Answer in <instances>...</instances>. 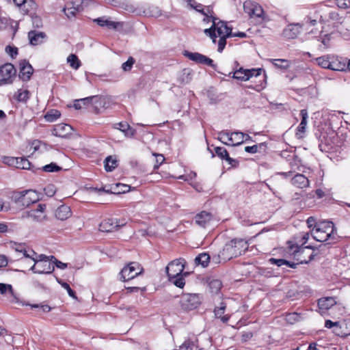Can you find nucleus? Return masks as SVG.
Segmentation results:
<instances>
[{
	"label": "nucleus",
	"mask_w": 350,
	"mask_h": 350,
	"mask_svg": "<svg viewBox=\"0 0 350 350\" xmlns=\"http://www.w3.org/2000/svg\"><path fill=\"white\" fill-rule=\"evenodd\" d=\"M247 248V243L242 239H234L227 243L217 255L213 256L216 263L226 262L241 256Z\"/></svg>",
	"instance_id": "f257e3e1"
},
{
	"label": "nucleus",
	"mask_w": 350,
	"mask_h": 350,
	"mask_svg": "<svg viewBox=\"0 0 350 350\" xmlns=\"http://www.w3.org/2000/svg\"><path fill=\"white\" fill-rule=\"evenodd\" d=\"M332 221H323L317 224L311 230L313 239L319 242H326L329 245L336 243L338 238Z\"/></svg>",
	"instance_id": "f03ea898"
},
{
	"label": "nucleus",
	"mask_w": 350,
	"mask_h": 350,
	"mask_svg": "<svg viewBox=\"0 0 350 350\" xmlns=\"http://www.w3.org/2000/svg\"><path fill=\"white\" fill-rule=\"evenodd\" d=\"M316 249L317 247L311 245L305 247L299 246L297 244L289 245L290 251L293 252L299 264H307L313 260L316 256V254H314Z\"/></svg>",
	"instance_id": "7ed1b4c3"
},
{
	"label": "nucleus",
	"mask_w": 350,
	"mask_h": 350,
	"mask_svg": "<svg viewBox=\"0 0 350 350\" xmlns=\"http://www.w3.org/2000/svg\"><path fill=\"white\" fill-rule=\"evenodd\" d=\"M33 264L30 267V270L38 274H51L55 270V266L51 262H48V258L45 254H38L31 259Z\"/></svg>",
	"instance_id": "20e7f679"
},
{
	"label": "nucleus",
	"mask_w": 350,
	"mask_h": 350,
	"mask_svg": "<svg viewBox=\"0 0 350 350\" xmlns=\"http://www.w3.org/2000/svg\"><path fill=\"white\" fill-rule=\"evenodd\" d=\"M216 31L219 37L217 51L221 53L226 45V39L232 35V28L228 27L226 22L218 19L215 21Z\"/></svg>",
	"instance_id": "39448f33"
},
{
	"label": "nucleus",
	"mask_w": 350,
	"mask_h": 350,
	"mask_svg": "<svg viewBox=\"0 0 350 350\" xmlns=\"http://www.w3.org/2000/svg\"><path fill=\"white\" fill-rule=\"evenodd\" d=\"M217 139L227 146H239L244 142V133L239 131L219 133Z\"/></svg>",
	"instance_id": "423d86ee"
},
{
	"label": "nucleus",
	"mask_w": 350,
	"mask_h": 350,
	"mask_svg": "<svg viewBox=\"0 0 350 350\" xmlns=\"http://www.w3.org/2000/svg\"><path fill=\"white\" fill-rule=\"evenodd\" d=\"M262 72H265L262 68L244 69L243 67H239L233 72H230L228 75L230 76L231 74H232V78L239 81H246L252 77H260Z\"/></svg>",
	"instance_id": "0eeeda50"
},
{
	"label": "nucleus",
	"mask_w": 350,
	"mask_h": 350,
	"mask_svg": "<svg viewBox=\"0 0 350 350\" xmlns=\"http://www.w3.org/2000/svg\"><path fill=\"white\" fill-rule=\"evenodd\" d=\"M143 267L137 262H131L125 266L120 271V280L123 282L129 281L140 275L143 272Z\"/></svg>",
	"instance_id": "6e6552de"
},
{
	"label": "nucleus",
	"mask_w": 350,
	"mask_h": 350,
	"mask_svg": "<svg viewBox=\"0 0 350 350\" xmlns=\"http://www.w3.org/2000/svg\"><path fill=\"white\" fill-rule=\"evenodd\" d=\"M201 302L202 300L199 294L195 293L183 294L180 299L181 308L187 311L197 308L200 305Z\"/></svg>",
	"instance_id": "1a4fd4ad"
},
{
	"label": "nucleus",
	"mask_w": 350,
	"mask_h": 350,
	"mask_svg": "<svg viewBox=\"0 0 350 350\" xmlns=\"http://www.w3.org/2000/svg\"><path fill=\"white\" fill-rule=\"evenodd\" d=\"M46 206L44 204H38L36 208H32L22 215V218H31L33 221L41 223L47 220L46 213Z\"/></svg>",
	"instance_id": "9d476101"
},
{
	"label": "nucleus",
	"mask_w": 350,
	"mask_h": 350,
	"mask_svg": "<svg viewBox=\"0 0 350 350\" xmlns=\"http://www.w3.org/2000/svg\"><path fill=\"white\" fill-rule=\"evenodd\" d=\"M244 12L250 18H257L260 21L265 20V16L262 8L258 3L252 1H245L243 4Z\"/></svg>",
	"instance_id": "9b49d317"
},
{
	"label": "nucleus",
	"mask_w": 350,
	"mask_h": 350,
	"mask_svg": "<svg viewBox=\"0 0 350 350\" xmlns=\"http://www.w3.org/2000/svg\"><path fill=\"white\" fill-rule=\"evenodd\" d=\"M16 70L13 64L7 63L0 66V85L12 83Z\"/></svg>",
	"instance_id": "f8f14e48"
},
{
	"label": "nucleus",
	"mask_w": 350,
	"mask_h": 350,
	"mask_svg": "<svg viewBox=\"0 0 350 350\" xmlns=\"http://www.w3.org/2000/svg\"><path fill=\"white\" fill-rule=\"evenodd\" d=\"M186 261L183 258H178L171 261L166 267V273L169 278L179 276L184 271Z\"/></svg>",
	"instance_id": "ddd939ff"
},
{
	"label": "nucleus",
	"mask_w": 350,
	"mask_h": 350,
	"mask_svg": "<svg viewBox=\"0 0 350 350\" xmlns=\"http://www.w3.org/2000/svg\"><path fill=\"white\" fill-rule=\"evenodd\" d=\"M125 219L118 220L115 218H108L103 220L99 225V230L102 232H110L118 230L120 227L125 226Z\"/></svg>",
	"instance_id": "4468645a"
},
{
	"label": "nucleus",
	"mask_w": 350,
	"mask_h": 350,
	"mask_svg": "<svg viewBox=\"0 0 350 350\" xmlns=\"http://www.w3.org/2000/svg\"><path fill=\"white\" fill-rule=\"evenodd\" d=\"M183 55L196 63L208 66L216 70L217 65L213 63V59L206 55L199 53H192L187 51H185Z\"/></svg>",
	"instance_id": "2eb2a0df"
},
{
	"label": "nucleus",
	"mask_w": 350,
	"mask_h": 350,
	"mask_svg": "<svg viewBox=\"0 0 350 350\" xmlns=\"http://www.w3.org/2000/svg\"><path fill=\"white\" fill-rule=\"evenodd\" d=\"M9 245L11 249L23 255L24 258L21 259L22 261H26L27 258H33L36 255V252L29 249L25 243L11 241Z\"/></svg>",
	"instance_id": "dca6fc26"
},
{
	"label": "nucleus",
	"mask_w": 350,
	"mask_h": 350,
	"mask_svg": "<svg viewBox=\"0 0 350 350\" xmlns=\"http://www.w3.org/2000/svg\"><path fill=\"white\" fill-rule=\"evenodd\" d=\"M14 3L23 14L32 15L37 9L34 0H18Z\"/></svg>",
	"instance_id": "f3484780"
},
{
	"label": "nucleus",
	"mask_w": 350,
	"mask_h": 350,
	"mask_svg": "<svg viewBox=\"0 0 350 350\" xmlns=\"http://www.w3.org/2000/svg\"><path fill=\"white\" fill-rule=\"evenodd\" d=\"M19 68V78L23 81H29L33 71L31 65L29 63V62H27L25 59H23L20 62Z\"/></svg>",
	"instance_id": "a211bd4d"
},
{
	"label": "nucleus",
	"mask_w": 350,
	"mask_h": 350,
	"mask_svg": "<svg viewBox=\"0 0 350 350\" xmlns=\"http://www.w3.org/2000/svg\"><path fill=\"white\" fill-rule=\"evenodd\" d=\"M301 28L300 23L289 24L284 29L282 35L287 39H295L300 33Z\"/></svg>",
	"instance_id": "6ab92c4d"
},
{
	"label": "nucleus",
	"mask_w": 350,
	"mask_h": 350,
	"mask_svg": "<svg viewBox=\"0 0 350 350\" xmlns=\"http://www.w3.org/2000/svg\"><path fill=\"white\" fill-rule=\"evenodd\" d=\"M72 131L73 129L70 125L60 123L55 126L52 133L55 136L66 138L72 134Z\"/></svg>",
	"instance_id": "aec40b11"
},
{
	"label": "nucleus",
	"mask_w": 350,
	"mask_h": 350,
	"mask_svg": "<svg viewBox=\"0 0 350 350\" xmlns=\"http://www.w3.org/2000/svg\"><path fill=\"white\" fill-rule=\"evenodd\" d=\"M212 219V214L205 211H202L200 213H198L194 217L195 223L202 228L207 227V226L209 225Z\"/></svg>",
	"instance_id": "412c9836"
},
{
	"label": "nucleus",
	"mask_w": 350,
	"mask_h": 350,
	"mask_svg": "<svg viewBox=\"0 0 350 350\" xmlns=\"http://www.w3.org/2000/svg\"><path fill=\"white\" fill-rule=\"evenodd\" d=\"M46 36L45 33L37 31H30L28 33V38L31 45L36 46L44 42Z\"/></svg>",
	"instance_id": "4be33fe9"
},
{
	"label": "nucleus",
	"mask_w": 350,
	"mask_h": 350,
	"mask_svg": "<svg viewBox=\"0 0 350 350\" xmlns=\"http://www.w3.org/2000/svg\"><path fill=\"white\" fill-rule=\"evenodd\" d=\"M25 194H35L32 190H26L23 191L14 192L12 194V200L19 206L27 205V201L25 198Z\"/></svg>",
	"instance_id": "5701e85b"
},
{
	"label": "nucleus",
	"mask_w": 350,
	"mask_h": 350,
	"mask_svg": "<svg viewBox=\"0 0 350 350\" xmlns=\"http://www.w3.org/2000/svg\"><path fill=\"white\" fill-rule=\"evenodd\" d=\"M291 183L300 189H305L309 187V180L301 174H297L291 179Z\"/></svg>",
	"instance_id": "b1692460"
},
{
	"label": "nucleus",
	"mask_w": 350,
	"mask_h": 350,
	"mask_svg": "<svg viewBox=\"0 0 350 350\" xmlns=\"http://www.w3.org/2000/svg\"><path fill=\"white\" fill-rule=\"evenodd\" d=\"M55 215L57 219L66 220L71 216L70 208L67 205H61L56 209Z\"/></svg>",
	"instance_id": "393cba45"
},
{
	"label": "nucleus",
	"mask_w": 350,
	"mask_h": 350,
	"mask_svg": "<svg viewBox=\"0 0 350 350\" xmlns=\"http://www.w3.org/2000/svg\"><path fill=\"white\" fill-rule=\"evenodd\" d=\"M300 115L301 116V121L299 125L297 127V131L296 133V136L298 139L302 138V134L306 131V127L307 124V118H308V112L306 109H301L300 111Z\"/></svg>",
	"instance_id": "a878e982"
},
{
	"label": "nucleus",
	"mask_w": 350,
	"mask_h": 350,
	"mask_svg": "<svg viewBox=\"0 0 350 350\" xmlns=\"http://www.w3.org/2000/svg\"><path fill=\"white\" fill-rule=\"evenodd\" d=\"M347 63L334 56H332L329 70L335 71H345L347 70Z\"/></svg>",
	"instance_id": "bb28decb"
},
{
	"label": "nucleus",
	"mask_w": 350,
	"mask_h": 350,
	"mask_svg": "<svg viewBox=\"0 0 350 350\" xmlns=\"http://www.w3.org/2000/svg\"><path fill=\"white\" fill-rule=\"evenodd\" d=\"M12 161V165H15L17 168L23 170H31V163L26 158H14L10 159Z\"/></svg>",
	"instance_id": "cd10ccee"
},
{
	"label": "nucleus",
	"mask_w": 350,
	"mask_h": 350,
	"mask_svg": "<svg viewBox=\"0 0 350 350\" xmlns=\"http://www.w3.org/2000/svg\"><path fill=\"white\" fill-rule=\"evenodd\" d=\"M226 304L223 302L220 304V306L216 307L214 310L215 316L217 319H220L221 321L224 323H227L230 319V315L226 314L224 315L226 310Z\"/></svg>",
	"instance_id": "c85d7f7f"
},
{
	"label": "nucleus",
	"mask_w": 350,
	"mask_h": 350,
	"mask_svg": "<svg viewBox=\"0 0 350 350\" xmlns=\"http://www.w3.org/2000/svg\"><path fill=\"white\" fill-rule=\"evenodd\" d=\"M336 303L334 298L332 297H323L318 300V306L321 310H327Z\"/></svg>",
	"instance_id": "c756f323"
},
{
	"label": "nucleus",
	"mask_w": 350,
	"mask_h": 350,
	"mask_svg": "<svg viewBox=\"0 0 350 350\" xmlns=\"http://www.w3.org/2000/svg\"><path fill=\"white\" fill-rule=\"evenodd\" d=\"M210 18L211 19L213 24L210 28L205 29L204 32L206 36H208L212 39L213 42L215 44L217 37L215 32V21H217L218 18L212 16H210Z\"/></svg>",
	"instance_id": "7c9ffc66"
},
{
	"label": "nucleus",
	"mask_w": 350,
	"mask_h": 350,
	"mask_svg": "<svg viewBox=\"0 0 350 350\" xmlns=\"http://www.w3.org/2000/svg\"><path fill=\"white\" fill-rule=\"evenodd\" d=\"M332 55H323L315 59L317 64L323 68L329 69Z\"/></svg>",
	"instance_id": "2f4dec72"
},
{
	"label": "nucleus",
	"mask_w": 350,
	"mask_h": 350,
	"mask_svg": "<svg viewBox=\"0 0 350 350\" xmlns=\"http://www.w3.org/2000/svg\"><path fill=\"white\" fill-rule=\"evenodd\" d=\"M210 261V256L207 253H201L195 258V262L198 265H201L203 267H206Z\"/></svg>",
	"instance_id": "473e14b6"
},
{
	"label": "nucleus",
	"mask_w": 350,
	"mask_h": 350,
	"mask_svg": "<svg viewBox=\"0 0 350 350\" xmlns=\"http://www.w3.org/2000/svg\"><path fill=\"white\" fill-rule=\"evenodd\" d=\"M208 286L212 293L217 294L221 288L222 283L218 279H212L208 282Z\"/></svg>",
	"instance_id": "72a5a7b5"
},
{
	"label": "nucleus",
	"mask_w": 350,
	"mask_h": 350,
	"mask_svg": "<svg viewBox=\"0 0 350 350\" xmlns=\"http://www.w3.org/2000/svg\"><path fill=\"white\" fill-rule=\"evenodd\" d=\"M67 63L69 64L70 66L75 70L79 69L81 65V61L75 54H70L68 55L67 57Z\"/></svg>",
	"instance_id": "f704fd0d"
},
{
	"label": "nucleus",
	"mask_w": 350,
	"mask_h": 350,
	"mask_svg": "<svg viewBox=\"0 0 350 350\" xmlns=\"http://www.w3.org/2000/svg\"><path fill=\"white\" fill-rule=\"evenodd\" d=\"M266 147L265 143H260L252 146H245V151L248 153L254 154L258 152L264 151Z\"/></svg>",
	"instance_id": "c9c22d12"
},
{
	"label": "nucleus",
	"mask_w": 350,
	"mask_h": 350,
	"mask_svg": "<svg viewBox=\"0 0 350 350\" xmlns=\"http://www.w3.org/2000/svg\"><path fill=\"white\" fill-rule=\"evenodd\" d=\"M61 116V113L57 109H51L44 115L46 121L52 122L58 119Z\"/></svg>",
	"instance_id": "e433bc0d"
},
{
	"label": "nucleus",
	"mask_w": 350,
	"mask_h": 350,
	"mask_svg": "<svg viewBox=\"0 0 350 350\" xmlns=\"http://www.w3.org/2000/svg\"><path fill=\"white\" fill-rule=\"evenodd\" d=\"M117 167V160L111 156L107 157L105 160V169L107 172H111Z\"/></svg>",
	"instance_id": "4c0bfd02"
},
{
	"label": "nucleus",
	"mask_w": 350,
	"mask_h": 350,
	"mask_svg": "<svg viewBox=\"0 0 350 350\" xmlns=\"http://www.w3.org/2000/svg\"><path fill=\"white\" fill-rule=\"evenodd\" d=\"M7 294H8V299L9 301L12 304H20L23 306L29 305V304H26V303L22 302L19 300V299L18 298V297L16 296V295L15 294V293L13 290L12 286H11V290H8V292Z\"/></svg>",
	"instance_id": "58836bf2"
},
{
	"label": "nucleus",
	"mask_w": 350,
	"mask_h": 350,
	"mask_svg": "<svg viewBox=\"0 0 350 350\" xmlns=\"http://www.w3.org/2000/svg\"><path fill=\"white\" fill-rule=\"evenodd\" d=\"M273 65L280 69L286 70L289 68L290 64L289 62L287 59H271V60Z\"/></svg>",
	"instance_id": "ea45409f"
},
{
	"label": "nucleus",
	"mask_w": 350,
	"mask_h": 350,
	"mask_svg": "<svg viewBox=\"0 0 350 350\" xmlns=\"http://www.w3.org/2000/svg\"><path fill=\"white\" fill-rule=\"evenodd\" d=\"M14 96L19 102H26L29 98V92L27 90H19Z\"/></svg>",
	"instance_id": "a19ab883"
},
{
	"label": "nucleus",
	"mask_w": 350,
	"mask_h": 350,
	"mask_svg": "<svg viewBox=\"0 0 350 350\" xmlns=\"http://www.w3.org/2000/svg\"><path fill=\"white\" fill-rule=\"evenodd\" d=\"M169 280L175 286L179 288H183L185 284L184 278L181 276V275L179 276H175L174 278H169Z\"/></svg>",
	"instance_id": "79ce46f5"
},
{
	"label": "nucleus",
	"mask_w": 350,
	"mask_h": 350,
	"mask_svg": "<svg viewBox=\"0 0 350 350\" xmlns=\"http://www.w3.org/2000/svg\"><path fill=\"white\" fill-rule=\"evenodd\" d=\"M301 317L296 312L289 313L286 316V321L290 324H293L300 319Z\"/></svg>",
	"instance_id": "37998d69"
},
{
	"label": "nucleus",
	"mask_w": 350,
	"mask_h": 350,
	"mask_svg": "<svg viewBox=\"0 0 350 350\" xmlns=\"http://www.w3.org/2000/svg\"><path fill=\"white\" fill-rule=\"evenodd\" d=\"M44 172H57L61 170V167L55 163H51L50 164L46 165L42 167Z\"/></svg>",
	"instance_id": "c03bdc74"
},
{
	"label": "nucleus",
	"mask_w": 350,
	"mask_h": 350,
	"mask_svg": "<svg viewBox=\"0 0 350 350\" xmlns=\"http://www.w3.org/2000/svg\"><path fill=\"white\" fill-rule=\"evenodd\" d=\"M215 152L216 154L223 160L228 155L227 150L224 147H215Z\"/></svg>",
	"instance_id": "a18cd8bd"
},
{
	"label": "nucleus",
	"mask_w": 350,
	"mask_h": 350,
	"mask_svg": "<svg viewBox=\"0 0 350 350\" xmlns=\"http://www.w3.org/2000/svg\"><path fill=\"white\" fill-rule=\"evenodd\" d=\"M135 60L133 57H130L126 62L122 64V68L127 72L130 71L133 67V65L135 64Z\"/></svg>",
	"instance_id": "49530a36"
},
{
	"label": "nucleus",
	"mask_w": 350,
	"mask_h": 350,
	"mask_svg": "<svg viewBox=\"0 0 350 350\" xmlns=\"http://www.w3.org/2000/svg\"><path fill=\"white\" fill-rule=\"evenodd\" d=\"M57 282L59 284H61V286L67 291L68 295L73 297V298H76V296H75V292L70 288V285L66 283V282H62V280H59L57 279Z\"/></svg>",
	"instance_id": "de8ad7c7"
},
{
	"label": "nucleus",
	"mask_w": 350,
	"mask_h": 350,
	"mask_svg": "<svg viewBox=\"0 0 350 350\" xmlns=\"http://www.w3.org/2000/svg\"><path fill=\"white\" fill-rule=\"evenodd\" d=\"M153 155L156 157V163L153 167V170L155 171L163 163V161H165V157H163V154H161L154 153Z\"/></svg>",
	"instance_id": "09e8293b"
},
{
	"label": "nucleus",
	"mask_w": 350,
	"mask_h": 350,
	"mask_svg": "<svg viewBox=\"0 0 350 350\" xmlns=\"http://www.w3.org/2000/svg\"><path fill=\"white\" fill-rule=\"evenodd\" d=\"M93 96L91 97H87L85 98L79 99L76 100V102L74 104V107L76 109H80L82 107L81 104H86L90 102V100H92Z\"/></svg>",
	"instance_id": "8fccbe9b"
},
{
	"label": "nucleus",
	"mask_w": 350,
	"mask_h": 350,
	"mask_svg": "<svg viewBox=\"0 0 350 350\" xmlns=\"http://www.w3.org/2000/svg\"><path fill=\"white\" fill-rule=\"evenodd\" d=\"M31 308H40L44 312H49L51 308L46 304H29Z\"/></svg>",
	"instance_id": "3c124183"
},
{
	"label": "nucleus",
	"mask_w": 350,
	"mask_h": 350,
	"mask_svg": "<svg viewBox=\"0 0 350 350\" xmlns=\"http://www.w3.org/2000/svg\"><path fill=\"white\" fill-rule=\"evenodd\" d=\"M5 51L12 58L16 57V56L18 55V49L16 47H14V46H7L5 47Z\"/></svg>",
	"instance_id": "603ef678"
},
{
	"label": "nucleus",
	"mask_w": 350,
	"mask_h": 350,
	"mask_svg": "<svg viewBox=\"0 0 350 350\" xmlns=\"http://www.w3.org/2000/svg\"><path fill=\"white\" fill-rule=\"evenodd\" d=\"M336 5L338 8L346 9L350 8V0H336Z\"/></svg>",
	"instance_id": "864d4df0"
},
{
	"label": "nucleus",
	"mask_w": 350,
	"mask_h": 350,
	"mask_svg": "<svg viewBox=\"0 0 350 350\" xmlns=\"http://www.w3.org/2000/svg\"><path fill=\"white\" fill-rule=\"evenodd\" d=\"M25 198L27 201V205H23V206H28L31 204L34 203L37 200L36 193L35 194H25Z\"/></svg>",
	"instance_id": "5fc2aeb1"
},
{
	"label": "nucleus",
	"mask_w": 350,
	"mask_h": 350,
	"mask_svg": "<svg viewBox=\"0 0 350 350\" xmlns=\"http://www.w3.org/2000/svg\"><path fill=\"white\" fill-rule=\"evenodd\" d=\"M193 346V342L189 340H185L182 345L180 346V350H193L192 347Z\"/></svg>",
	"instance_id": "6e6d98bb"
},
{
	"label": "nucleus",
	"mask_w": 350,
	"mask_h": 350,
	"mask_svg": "<svg viewBox=\"0 0 350 350\" xmlns=\"http://www.w3.org/2000/svg\"><path fill=\"white\" fill-rule=\"evenodd\" d=\"M120 25V23L111 21L108 19L105 27H107L109 29H116Z\"/></svg>",
	"instance_id": "4d7b16f0"
},
{
	"label": "nucleus",
	"mask_w": 350,
	"mask_h": 350,
	"mask_svg": "<svg viewBox=\"0 0 350 350\" xmlns=\"http://www.w3.org/2000/svg\"><path fill=\"white\" fill-rule=\"evenodd\" d=\"M64 12L68 18L75 17L77 13V10L75 8H70L64 9Z\"/></svg>",
	"instance_id": "13d9d810"
},
{
	"label": "nucleus",
	"mask_w": 350,
	"mask_h": 350,
	"mask_svg": "<svg viewBox=\"0 0 350 350\" xmlns=\"http://www.w3.org/2000/svg\"><path fill=\"white\" fill-rule=\"evenodd\" d=\"M11 284L0 283V294L5 295L8 293V290H11Z\"/></svg>",
	"instance_id": "bf43d9fd"
},
{
	"label": "nucleus",
	"mask_w": 350,
	"mask_h": 350,
	"mask_svg": "<svg viewBox=\"0 0 350 350\" xmlns=\"http://www.w3.org/2000/svg\"><path fill=\"white\" fill-rule=\"evenodd\" d=\"M224 160H226L228 162V163L232 167H237L239 166V161L230 157L229 154L228 155V157H226Z\"/></svg>",
	"instance_id": "052dcab7"
},
{
	"label": "nucleus",
	"mask_w": 350,
	"mask_h": 350,
	"mask_svg": "<svg viewBox=\"0 0 350 350\" xmlns=\"http://www.w3.org/2000/svg\"><path fill=\"white\" fill-rule=\"evenodd\" d=\"M269 262L272 265H277L278 267H282L283 266L284 259L271 258L269 259Z\"/></svg>",
	"instance_id": "680f3d73"
},
{
	"label": "nucleus",
	"mask_w": 350,
	"mask_h": 350,
	"mask_svg": "<svg viewBox=\"0 0 350 350\" xmlns=\"http://www.w3.org/2000/svg\"><path fill=\"white\" fill-rule=\"evenodd\" d=\"M107 20V18L103 16L94 19V22L100 27H105Z\"/></svg>",
	"instance_id": "e2e57ef3"
},
{
	"label": "nucleus",
	"mask_w": 350,
	"mask_h": 350,
	"mask_svg": "<svg viewBox=\"0 0 350 350\" xmlns=\"http://www.w3.org/2000/svg\"><path fill=\"white\" fill-rule=\"evenodd\" d=\"M338 325H339L338 321L333 322L331 320H326L325 322V327L328 329H330V328L333 327L334 326H338Z\"/></svg>",
	"instance_id": "0e129e2a"
},
{
	"label": "nucleus",
	"mask_w": 350,
	"mask_h": 350,
	"mask_svg": "<svg viewBox=\"0 0 350 350\" xmlns=\"http://www.w3.org/2000/svg\"><path fill=\"white\" fill-rule=\"evenodd\" d=\"M124 133L126 137H133L135 134V131L131 128L129 125V127L126 129V130L124 131Z\"/></svg>",
	"instance_id": "69168bd1"
},
{
	"label": "nucleus",
	"mask_w": 350,
	"mask_h": 350,
	"mask_svg": "<svg viewBox=\"0 0 350 350\" xmlns=\"http://www.w3.org/2000/svg\"><path fill=\"white\" fill-rule=\"evenodd\" d=\"M54 265L60 269H64L68 267V265L66 263L62 262L59 260L54 261Z\"/></svg>",
	"instance_id": "338daca9"
},
{
	"label": "nucleus",
	"mask_w": 350,
	"mask_h": 350,
	"mask_svg": "<svg viewBox=\"0 0 350 350\" xmlns=\"http://www.w3.org/2000/svg\"><path fill=\"white\" fill-rule=\"evenodd\" d=\"M52 187H53L52 185H49L46 188L44 189L46 194L49 196H53L55 193Z\"/></svg>",
	"instance_id": "774afa93"
}]
</instances>
